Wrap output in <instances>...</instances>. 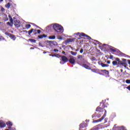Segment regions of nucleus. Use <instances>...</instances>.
<instances>
[{"label": "nucleus", "instance_id": "f257e3e1", "mask_svg": "<svg viewBox=\"0 0 130 130\" xmlns=\"http://www.w3.org/2000/svg\"><path fill=\"white\" fill-rule=\"evenodd\" d=\"M106 103L104 102V101H103L100 105V106L98 107L95 110L96 112H95L92 115V118H94V119H96V118H99L100 117H101V115L103 114V112L105 111V113L104 115L100 119L98 120H95L93 121V123H95L96 122H100V121H102L106 117V114L107 113V111L106 110L104 109V108H107V106L106 105Z\"/></svg>", "mask_w": 130, "mask_h": 130}, {"label": "nucleus", "instance_id": "f03ea898", "mask_svg": "<svg viewBox=\"0 0 130 130\" xmlns=\"http://www.w3.org/2000/svg\"><path fill=\"white\" fill-rule=\"evenodd\" d=\"M75 35H76V36H79V37H76L77 39L80 40L81 39V38H82V37H84L85 39H91V37L87 35H86V34L84 33V32H77L75 34Z\"/></svg>", "mask_w": 130, "mask_h": 130}, {"label": "nucleus", "instance_id": "7ed1b4c3", "mask_svg": "<svg viewBox=\"0 0 130 130\" xmlns=\"http://www.w3.org/2000/svg\"><path fill=\"white\" fill-rule=\"evenodd\" d=\"M53 28L55 32H63V27L59 24L56 23L53 25Z\"/></svg>", "mask_w": 130, "mask_h": 130}, {"label": "nucleus", "instance_id": "20e7f679", "mask_svg": "<svg viewBox=\"0 0 130 130\" xmlns=\"http://www.w3.org/2000/svg\"><path fill=\"white\" fill-rule=\"evenodd\" d=\"M115 60L118 61L117 64L118 66H123L124 68H126V62H122V61H120V59L119 58H115Z\"/></svg>", "mask_w": 130, "mask_h": 130}, {"label": "nucleus", "instance_id": "39448f33", "mask_svg": "<svg viewBox=\"0 0 130 130\" xmlns=\"http://www.w3.org/2000/svg\"><path fill=\"white\" fill-rule=\"evenodd\" d=\"M88 126V124L83 122L79 125V130H86V127Z\"/></svg>", "mask_w": 130, "mask_h": 130}, {"label": "nucleus", "instance_id": "423d86ee", "mask_svg": "<svg viewBox=\"0 0 130 130\" xmlns=\"http://www.w3.org/2000/svg\"><path fill=\"white\" fill-rule=\"evenodd\" d=\"M60 57H61V60H62V61L60 62L61 64H64V63H66V62H68V61H69V59L65 56H60Z\"/></svg>", "mask_w": 130, "mask_h": 130}, {"label": "nucleus", "instance_id": "0eeeda50", "mask_svg": "<svg viewBox=\"0 0 130 130\" xmlns=\"http://www.w3.org/2000/svg\"><path fill=\"white\" fill-rule=\"evenodd\" d=\"M70 58L69 59V61L70 62V63H71V64H75V63L76 62V57H74L72 55L70 56Z\"/></svg>", "mask_w": 130, "mask_h": 130}, {"label": "nucleus", "instance_id": "6e6552de", "mask_svg": "<svg viewBox=\"0 0 130 130\" xmlns=\"http://www.w3.org/2000/svg\"><path fill=\"white\" fill-rule=\"evenodd\" d=\"M77 39V38H74L72 39H68L67 40H66L64 42V44H66V45H68V43H70V42H74L75 41V40H76Z\"/></svg>", "mask_w": 130, "mask_h": 130}, {"label": "nucleus", "instance_id": "1a4fd4ad", "mask_svg": "<svg viewBox=\"0 0 130 130\" xmlns=\"http://www.w3.org/2000/svg\"><path fill=\"white\" fill-rule=\"evenodd\" d=\"M5 34H6V35H7V36H9V37H10V38H11V39H12V40H14V41H15V40H16V39L17 38L15 36V35H14L12 34H10L9 32H6Z\"/></svg>", "mask_w": 130, "mask_h": 130}, {"label": "nucleus", "instance_id": "9d476101", "mask_svg": "<svg viewBox=\"0 0 130 130\" xmlns=\"http://www.w3.org/2000/svg\"><path fill=\"white\" fill-rule=\"evenodd\" d=\"M77 58L79 59L80 63H83V62H85V59L83 58V55H78L77 56Z\"/></svg>", "mask_w": 130, "mask_h": 130}, {"label": "nucleus", "instance_id": "9b49d317", "mask_svg": "<svg viewBox=\"0 0 130 130\" xmlns=\"http://www.w3.org/2000/svg\"><path fill=\"white\" fill-rule=\"evenodd\" d=\"M14 26L15 28H19L21 26V23H20V21L16 20L14 21Z\"/></svg>", "mask_w": 130, "mask_h": 130}, {"label": "nucleus", "instance_id": "f8f14e48", "mask_svg": "<svg viewBox=\"0 0 130 130\" xmlns=\"http://www.w3.org/2000/svg\"><path fill=\"white\" fill-rule=\"evenodd\" d=\"M101 73L103 74L105 76H108L109 75V71L106 70H101Z\"/></svg>", "mask_w": 130, "mask_h": 130}, {"label": "nucleus", "instance_id": "ddd939ff", "mask_svg": "<svg viewBox=\"0 0 130 130\" xmlns=\"http://www.w3.org/2000/svg\"><path fill=\"white\" fill-rule=\"evenodd\" d=\"M6 124V123H5L4 122H3L2 120H0V127L1 128H3L4 127H5Z\"/></svg>", "mask_w": 130, "mask_h": 130}, {"label": "nucleus", "instance_id": "4468645a", "mask_svg": "<svg viewBox=\"0 0 130 130\" xmlns=\"http://www.w3.org/2000/svg\"><path fill=\"white\" fill-rule=\"evenodd\" d=\"M39 39H43V38H46L47 37V35L45 34L41 35L38 36Z\"/></svg>", "mask_w": 130, "mask_h": 130}, {"label": "nucleus", "instance_id": "2eb2a0df", "mask_svg": "<svg viewBox=\"0 0 130 130\" xmlns=\"http://www.w3.org/2000/svg\"><path fill=\"white\" fill-rule=\"evenodd\" d=\"M7 125H8V128H11L12 126H13V123H12L11 121H8L6 123Z\"/></svg>", "mask_w": 130, "mask_h": 130}, {"label": "nucleus", "instance_id": "dca6fc26", "mask_svg": "<svg viewBox=\"0 0 130 130\" xmlns=\"http://www.w3.org/2000/svg\"><path fill=\"white\" fill-rule=\"evenodd\" d=\"M37 33L38 34H40V33H41V30L40 29H35L34 30V35H36Z\"/></svg>", "mask_w": 130, "mask_h": 130}, {"label": "nucleus", "instance_id": "f3484780", "mask_svg": "<svg viewBox=\"0 0 130 130\" xmlns=\"http://www.w3.org/2000/svg\"><path fill=\"white\" fill-rule=\"evenodd\" d=\"M110 50H111V51H112L113 52H116L118 51V49L113 47L110 48Z\"/></svg>", "mask_w": 130, "mask_h": 130}, {"label": "nucleus", "instance_id": "a211bd4d", "mask_svg": "<svg viewBox=\"0 0 130 130\" xmlns=\"http://www.w3.org/2000/svg\"><path fill=\"white\" fill-rule=\"evenodd\" d=\"M82 67H83V68H85V69H86L87 70H91V67H90L86 64H83Z\"/></svg>", "mask_w": 130, "mask_h": 130}, {"label": "nucleus", "instance_id": "6ab92c4d", "mask_svg": "<svg viewBox=\"0 0 130 130\" xmlns=\"http://www.w3.org/2000/svg\"><path fill=\"white\" fill-rule=\"evenodd\" d=\"M101 66L102 67V68H107V67H109V64H105L103 62L101 63Z\"/></svg>", "mask_w": 130, "mask_h": 130}, {"label": "nucleus", "instance_id": "aec40b11", "mask_svg": "<svg viewBox=\"0 0 130 130\" xmlns=\"http://www.w3.org/2000/svg\"><path fill=\"white\" fill-rule=\"evenodd\" d=\"M8 17L9 18V20L10 21V22L12 23L13 24H14V20H13V18H12V16L10 15H9L8 16Z\"/></svg>", "mask_w": 130, "mask_h": 130}, {"label": "nucleus", "instance_id": "412c9836", "mask_svg": "<svg viewBox=\"0 0 130 130\" xmlns=\"http://www.w3.org/2000/svg\"><path fill=\"white\" fill-rule=\"evenodd\" d=\"M35 29H34V28L31 29L30 30H29L28 32V35H31V34L33 32V33H34V30Z\"/></svg>", "mask_w": 130, "mask_h": 130}, {"label": "nucleus", "instance_id": "4be33fe9", "mask_svg": "<svg viewBox=\"0 0 130 130\" xmlns=\"http://www.w3.org/2000/svg\"><path fill=\"white\" fill-rule=\"evenodd\" d=\"M28 41H30L32 43H36V40L32 39H28Z\"/></svg>", "mask_w": 130, "mask_h": 130}, {"label": "nucleus", "instance_id": "5701e85b", "mask_svg": "<svg viewBox=\"0 0 130 130\" xmlns=\"http://www.w3.org/2000/svg\"><path fill=\"white\" fill-rule=\"evenodd\" d=\"M70 53H71L72 55H74V56H76V55H77L78 53L71 51H70Z\"/></svg>", "mask_w": 130, "mask_h": 130}, {"label": "nucleus", "instance_id": "b1692460", "mask_svg": "<svg viewBox=\"0 0 130 130\" xmlns=\"http://www.w3.org/2000/svg\"><path fill=\"white\" fill-rule=\"evenodd\" d=\"M52 26V25H49V26H47L46 27L47 31H49L50 30H51Z\"/></svg>", "mask_w": 130, "mask_h": 130}, {"label": "nucleus", "instance_id": "393cba45", "mask_svg": "<svg viewBox=\"0 0 130 130\" xmlns=\"http://www.w3.org/2000/svg\"><path fill=\"white\" fill-rule=\"evenodd\" d=\"M6 8L7 9H10L11 8V3H8L7 5H5Z\"/></svg>", "mask_w": 130, "mask_h": 130}, {"label": "nucleus", "instance_id": "a878e982", "mask_svg": "<svg viewBox=\"0 0 130 130\" xmlns=\"http://www.w3.org/2000/svg\"><path fill=\"white\" fill-rule=\"evenodd\" d=\"M7 25H8V26H10V27H13V25H14V23L8 22L7 23Z\"/></svg>", "mask_w": 130, "mask_h": 130}, {"label": "nucleus", "instance_id": "bb28decb", "mask_svg": "<svg viewBox=\"0 0 130 130\" xmlns=\"http://www.w3.org/2000/svg\"><path fill=\"white\" fill-rule=\"evenodd\" d=\"M55 39V36H50L49 37V39H51V40H53Z\"/></svg>", "mask_w": 130, "mask_h": 130}, {"label": "nucleus", "instance_id": "cd10ccee", "mask_svg": "<svg viewBox=\"0 0 130 130\" xmlns=\"http://www.w3.org/2000/svg\"><path fill=\"white\" fill-rule=\"evenodd\" d=\"M4 20L5 22H7V21H9V18H8L7 15H5V17L4 18Z\"/></svg>", "mask_w": 130, "mask_h": 130}, {"label": "nucleus", "instance_id": "c85d7f7f", "mask_svg": "<svg viewBox=\"0 0 130 130\" xmlns=\"http://www.w3.org/2000/svg\"><path fill=\"white\" fill-rule=\"evenodd\" d=\"M112 64L114 66H117V61H112Z\"/></svg>", "mask_w": 130, "mask_h": 130}, {"label": "nucleus", "instance_id": "c756f323", "mask_svg": "<svg viewBox=\"0 0 130 130\" xmlns=\"http://www.w3.org/2000/svg\"><path fill=\"white\" fill-rule=\"evenodd\" d=\"M30 27H31V25H30V24H26L25 25V28H26V29H29Z\"/></svg>", "mask_w": 130, "mask_h": 130}, {"label": "nucleus", "instance_id": "7c9ffc66", "mask_svg": "<svg viewBox=\"0 0 130 130\" xmlns=\"http://www.w3.org/2000/svg\"><path fill=\"white\" fill-rule=\"evenodd\" d=\"M91 71H92V72H93V73H96L97 72V69H90Z\"/></svg>", "mask_w": 130, "mask_h": 130}, {"label": "nucleus", "instance_id": "2f4dec72", "mask_svg": "<svg viewBox=\"0 0 130 130\" xmlns=\"http://www.w3.org/2000/svg\"><path fill=\"white\" fill-rule=\"evenodd\" d=\"M125 83H126V84H130V80L129 79L126 80Z\"/></svg>", "mask_w": 130, "mask_h": 130}, {"label": "nucleus", "instance_id": "473e14b6", "mask_svg": "<svg viewBox=\"0 0 130 130\" xmlns=\"http://www.w3.org/2000/svg\"><path fill=\"white\" fill-rule=\"evenodd\" d=\"M119 130H124V127H123V126H121V127H120L119 128H118Z\"/></svg>", "mask_w": 130, "mask_h": 130}, {"label": "nucleus", "instance_id": "72a5a7b5", "mask_svg": "<svg viewBox=\"0 0 130 130\" xmlns=\"http://www.w3.org/2000/svg\"><path fill=\"white\" fill-rule=\"evenodd\" d=\"M5 38L3 37V36H0V40H4Z\"/></svg>", "mask_w": 130, "mask_h": 130}, {"label": "nucleus", "instance_id": "f704fd0d", "mask_svg": "<svg viewBox=\"0 0 130 130\" xmlns=\"http://www.w3.org/2000/svg\"><path fill=\"white\" fill-rule=\"evenodd\" d=\"M53 51H54V52H58V49H54L53 50Z\"/></svg>", "mask_w": 130, "mask_h": 130}, {"label": "nucleus", "instance_id": "c9c22d12", "mask_svg": "<svg viewBox=\"0 0 130 130\" xmlns=\"http://www.w3.org/2000/svg\"><path fill=\"white\" fill-rule=\"evenodd\" d=\"M5 8H4V7H2L1 8V11L2 12H5Z\"/></svg>", "mask_w": 130, "mask_h": 130}, {"label": "nucleus", "instance_id": "e433bc0d", "mask_svg": "<svg viewBox=\"0 0 130 130\" xmlns=\"http://www.w3.org/2000/svg\"><path fill=\"white\" fill-rule=\"evenodd\" d=\"M84 51V50L82 49V48L80 49V53H83V52Z\"/></svg>", "mask_w": 130, "mask_h": 130}, {"label": "nucleus", "instance_id": "4c0bfd02", "mask_svg": "<svg viewBox=\"0 0 130 130\" xmlns=\"http://www.w3.org/2000/svg\"><path fill=\"white\" fill-rule=\"evenodd\" d=\"M58 39L59 40H62V37H58Z\"/></svg>", "mask_w": 130, "mask_h": 130}, {"label": "nucleus", "instance_id": "58836bf2", "mask_svg": "<svg viewBox=\"0 0 130 130\" xmlns=\"http://www.w3.org/2000/svg\"><path fill=\"white\" fill-rule=\"evenodd\" d=\"M113 58V55H111L110 56V59H112Z\"/></svg>", "mask_w": 130, "mask_h": 130}, {"label": "nucleus", "instance_id": "ea45409f", "mask_svg": "<svg viewBox=\"0 0 130 130\" xmlns=\"http://www.w3.org/2000/svg\"><path fill=\"white\" fill-rule=\"evenodd\" d=\"M98 44H99V45H101V43H100V42L98 41H96Z\"/></svg>", "mask_w": 130, "mask_h": 130}, {"label": "nucleus", "instance_id": "a19ab883", "mask_svg": "<svg viewBox=\"0 0 130 130\" xmlns=\"http://www.w3.org/2000/svg\"><path fill=\"white\" fill-rule=\"evenodd\" d=\"M126 89H127V90H128L129 91H130V85L126 87Z\"/></svg>", "mask_w": 130, "mask_h": 130}, {"label": "nucleus", "instance_id": "79ce46f5", "mask_svg": "<svg viewBox=\"0 0 130 130\" xmlns=\"http://www.w3.org/2000/svg\"><path fill=\"white\" fill-rule=\"evenodd\" d=\"M122 60L123 61V62H124V61H126V59H122Z\"/></svg>", "mask_w": 130, "mask_h": 130}, {"label": "nucleus", "instance_id": "37998d69", "mask_svg": "<svg viewBox=\"0 0 130 130\" xmlns=\"http://www.w3.org/2000/svg\"><path fill=\"white\" fill-rule=\"evenodd\" d=\"M107 63H108L109 64L110 63V60H108L107 61Z\"/></svg>", "mask_w": 130, "mask_h": 130}, {"label": "nucleus", "instance_id": "c03bdc74", "mask_svg": "<svg viewBox=\"0 0 130 130\" xmlns=\"http://www.w3.org/2000/svg\"><path fill=\"white\" fill-rule=\"evenodd\" d=\"M62 53L63 54H66V52H64V51H62Z\"/></svg>", "mask_w": 130, "mask_h": 130}, {"label": "nucleus", "instance_id": "a18cd8bd", "mask_svg": "<svg viewBox=\"0 0 130 130\" xmlns=\"http://www.w3.org/2000/svg\"><path fill=\"white\" fill-rule=\"evenodd\" d=\"M23 32H25L26 33H28V31L27 30H24Z\"/></svg>", "mask_w": 130, "mask_h": 130}, {"label": "nucleus", "instance_id": "49530a36", "mask_svg": "<svg viewBox=\"0 0 130 130\" xmlns=\"http://www.w3.org/2000/svg\"><path fill=\"white\" fill-rule=\"evenodd\" d=\"M84 42V40H82L81 41L80 43H82V42Z\"/></svg>", "mask_w": 130, "mask_h": 130}, {"label": "nucleus", "instance_id": "de8ad7c7", "mask_svg": "<svg viewBox=\"0 0 130 130\" xmlns=\"http://www.w3.org/2000/svg\"><path fill=\"white\" fill-rule=\"evenodd\" d=\"M2 2H4V0H0V3H2Z\"/></svg>", "mask_w": 130, "mask_h": 130}, {"label": "nucleus", "instance_id": "09e8293b", "mask_svg": "<svg viewBox=\"0 0 130 130\" xmlns=\"http://www.w3.org/2000/svg\"><path fill=\"white\" fill-rule=\"evenodd\" d=\"M75 51H79V49H76Z\"/></svg>", "mask_w": 130, "mask_h": 130}, {"label": "nucleus", "instance_id": "8fccbe9b", "mask_svg": "<svg viewBox=\"0 0 130 130\" xmlns=\"http://www.w3.org/2000/svg\"><path fill=\"white\" fill-rule=\"evenodd\" d=\"M30 49H31V50H32V49H34V48L31 47V48H30Z\"/></svg>", "mask_w": 130, "mask_h": 130}, {"label": "nucleus", "instance_id": "3c124183", "mask_svg": "<svg viewBox=\"0 0 130 130\" xmlns=\"http://www.w3.org/2000/svg\"><path fill=\"white\" fill-rule=\"evenodd\" d=\"M105 45H106V44H104V45H103V46H105Z\"/></svg>", "mask_w": 130, "mask_h": 130}, {"label": "nucleus", "instance_id": "603ef678", "mask_svg": "<svg viewBox=\"0 0 130 130\" xmlns=\"http://www.w3.org/2000/svg\"><path fill=\"white\" fill-rule=\"evenodd\" d=\"M125 81V80H124L123 81V82L124 83V81Z\"/></svg>", "mask_w": 130, "mask_h": 130}, {"label": "nucleus", "instance_id": "864d4df0", "mask_svg": "<svg viewBox=\"0 0 130 130\" xmlns=\"http://www.w3.org/2000/svg\"><path fill=\"white\" fill-rule=\"evenodd\" d=\"M50 42H51V43H52V41H50Z\"/></svg>", "mask_w": 130, "mask_h": 130}, {"label": "nucleus", "instance_id": "5fc2aeb1", "mask_svg": "<svg viewBox=\"0 0 130 130\" xmlns=\"http://www.w3.org/2000/svg\"><path fill=\"white\" fill-rule=\"evenodd\" d=\"M52 56H54V55H53Z\"/></svg>", "mask_w": 130, "mask_h": 130}]
</instances>
